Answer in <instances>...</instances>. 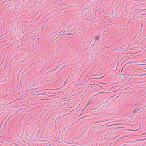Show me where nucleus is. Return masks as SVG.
I'll use <instances>...</instances> for the list:
<instances>
[{
	"instance_id": "obj_8",
	"label": "nucleus",
	"mask_w": 146,
	"mask_h": 146,
	"mask_svg": "<svg viewBox=\"0 0 146 146\" xmlns=\"http://www.w3.org/2000/svg\"><path fill=\"white\" fill-rule=\"evenodd\" d=\"M37 98H39V96H37Z\"/></svg>"
},
{
	"instance_id": "obj_9",
	"label": "nucleus",
	"mask_w": 146,
	"mask_h": 146,
	"mask_svg": "<svg viewBox=\"0 0 146 146\" xmlns=\"http://www.w3.org/2000/svg\"><path fill=\"white\" fill-rule=\"evenodd\" d=\"M19 110H17V112H19Z\"/></svg>"
},
{
	"instance_id": "obj_2",
	"label": "nucleus",
	"mask_w": 146,
	"mask_h": 146,
	"mask_svg": "<svg viewBox=\"0 0 146 146\" xmlns=\"http://www.w3.org/2000/svg\"><path fill=\"white\" fill-rule=\"evenodd\" d=\"M139 110V108H136L133 111V113H136Z\"/></svg>"
},
{
	"instance_id": "obj_1",
	"label": "nucleus",
	"mask_w": 146,
	"mask_h": 146,
	"mask_svg": "<svg viewBox=\"0 0 146 146\" xmlns=\"http://www.w3.org/2000/svg\"><path fill=\"white\" fill-rule=\"evenodd\" d=\"M99 38V36H96L94 37L95 41V42H97Z\"/></svg>"
},
{
	"instance_id": "obj_5",
	"label": "nucleus",
	"mask_w": 146,
	"mask_h": 146,
	"mask_svg": "<svg viewBox=\"0 0 146 146\" xmlns=\"http://www.w3.org/2000/svg\"><path fill=\"white\" fill-rule=\"evenodd\" d=\"M90 101H89L88 102L86 105V106H88L90 104Z\"/></svg>"
},
{
	"instance_id": "obj_4",
	"label": "nucleus",
	"mask_w": 146,
	"mask_h": 146,
	"mask_svg": "<svg viewBox=\"0 0 146 146\" xmlns=\"http://www.w3.org/2000/svg\"><path fill=\"white\" fill-rule=\"evenodd\" d=\"M111 119H107L105 121H104V120H103L102 121H101V122H104L105 121H108V120H111Z\"/></svg>"
},
{
	"instance_id": "obj_3",
	"label": "nucleus",
	"mask_w": 146,
	"mask_h": 146,
	"mask_svg": "<svg viewBox=\"0 0 146 146\" xmlns=\"http://www.w3.org/2000/svg\"><path fill=\"white\" fill-rule=\"evenodd\" d=\"M45 93V92L43 93H40V94H38L37 95V96H39L40 95H44V94Z\"/></svg>"
},
{
	"instance_id": "obj_7",
	"label": "nucleus",
	"mask_w": 146,
	"mask_h": 146,
	"mask_svg": "<svg viewBox=\"0 0 146 146\" xmlns=\"http://www.w3.org/2000/svg\"><path fill=\"white\" fill-rule=\"evenodd\" d=\"M50 71H50H49L48 72H46V73H45V74H47L48 72H49Z\"/></svg>"
},
{
	"instance_id": "obj_6",
	"label": "nucleus",
	"mask_w": 146,
	"mask_h": 146,
	"mask_svg": "<svg viewBox=\"0 0 146 146\" xmlns=\"http://www.w3.org/2000/svg\"><path fill=\"white\" fill-rule=\"evenodd\" d=\"M137 62H131V63H137Z\"/></svg>"
}]
</instances>
